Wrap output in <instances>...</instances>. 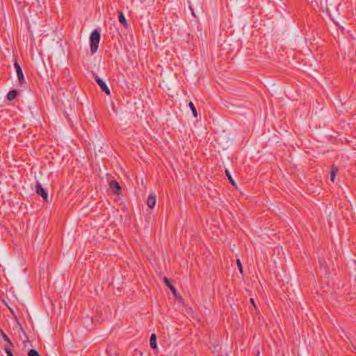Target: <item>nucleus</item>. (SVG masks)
I'll list each match as a JSON object with an SVG mask.
<instances>
[{"label":"nucleus","mask_w":356,"mask_h":356,"mask_svg":"<svg viewBox=\"0 0 356 356\" xmlns=\"http://www.w3.org/2000/svg\"><path fill=\"white\" fill-rule=\"evenodd\" d=\"M188 106H189V108H191L192 113H193V115L195 117V118H197V110L195 108V106L194 105V104L192 102H190L188 103Z\"/></svg>","instance_id":"ddd939ff"},{"label":"nucleus","mask_w":356,"mask_h":356,"mask_svg":"<svg viewBox=\"0 0 356 356\" xmlns=\"http://www.w3.org/2000/svg\"><path fill=\"white\" fill-rule=\"evenodd\" d=\"M28 356H40V355L37 350L31 349L28 352Z\"/></svg>","instance_id":"dca6fc26"},{"label":"nucleus","mask_w":356,"mask_h":356,"mask_svg":"<svg viewBox=\"0 0 356 356\" xmlns=\"http://www.w3.org/2000/svg\"><path fill=\"white\" fill-rule=\"evenodd\" d=\"M95 79L97 84L101 88L102 90L104 91L107 95H110L111 91L107 86L106 83L99 76H95Z\"/></svg>","instance_id":"20e7f679"},{"label":"nucleus","mask_w":356,"mask_h":356,"mask_svg":"<svg viewBox=\"0 0 356 356\" xmlns=\"http://www.w3.org/2000/svg\"><path fill=\"white\" fill-rule=\"evenodd\" d=\"M18 94V92L16 90H10L7 95V99L9 101H13L15 99Z\"/></svg>","instance_id":"9b49d317"},{"label":"nucleus","mask_w":356,"mask_h":356,"mask_svg":"<svg viewBox=\"0 0 356 356\" xmlns=\"http://www.w3.org/2000/svg\"><path fill=\"white\" fill-rule=\"evenodd\" d=\"M118 18H119V22L123 25V26L124 28H127L128 24H127V19L124 17V15L123 14L122 12L119 11Z\"/></svg>","instance_id":"9d476101"},{"label":"nucleus","mask_w":356,"mask_h":356,"mask_svg":"<svg viewBox=\"0 0 356 356\" xmlns=\"http://www.w3.org/2000/svg\"><path fill=\"white\" fill-rule=\"evenodd\" d=\"M218 346H219L218 345V346H214V349H215V350H213V352H214V351H216V350L217 351V350H218L217 349H218Z\"/></svg>","instance_id":"4be33fe9"},{"label":"nucleus","mask_w":356,"mask_h":356,"mask_svg":"<svg viewBox=\"0 0 356 356\" xmlns=\"http://www.w3.org/2000/svg\"><path fill=\"white\" fill-rule=\"evenodd\" d=\"M236 264H237V267H238V270H239L240 273H241V274H243V267H242V264H241V261H240V260H239V259H237V261H236Z\"/></svg>","instance_id":"a211bd4d"},{"label":"nucleus","mask_w":356,"mask_h":356,"mask_svg":"<svg viewBox=\"0 0 356 356\" xmlns=\"http://www.w3.org/2000/svg\"><path fill=\"white\" fill-rule=\"evenodd\" d=\"M156 195L150 193L147 200V204L150 209H153L156 204Z\"/></svg>","instance_id":"423d86ee"},{"label":"nucleus","mask_w":356,"mask_h":356,"mask_svg":"<svg viewBox=\"0 0 356 356\" xmlns=\"http://www.w3.org/2000/svg\"><path fill=\"white\" fill-rule=\"evenodd\" d=\"M0 332L1 333V337L3 339V340L6 341V342H8L9 343L10 346H13V343L11 342L9 337L3 332V331L0 330Z\"/></svg>","instance_id":"2eb2a0df"},{"label":"nucleus","mask_w":356,"mask_h":356,"mask_svg":"<svg viewBox=\"0 0 356 356\" xmlns=\"http://www.w3.org/2000/svg\"><path fill=\"white\" fill-rule=\"evenodd\" d=\"M14 66H15V68L17 72V75L19 81L21 83H24L25 82V80H24L22 69L17 60L15 61Z\"/></svg>","instance_id":"39448f33"},{"label":"nucleus","mask_w":356,"mask_h":356,"mask_svg":"<svg viewBox=\"0 0 356 356\" xmlns=\"http://www.w3.org/2000/svg\"><path fill=\"white\" fill-rule=\"evenodd\" d=\"M149 345L150 347L153 349L157 348L156 345V336L155 334H152L149 339Z\"/></svg>","instance_id":"1a4fd4ad"},{"label":"nucleus","mask_w":356,"mask_h":356,"mask_svg":"<svg viewBox=\"0 0 356 356\" xmlns=\"http://www.w3.org/2000/svg\"><path fill=\"white\" fill-rule=\"evenodd\" d=\"M257 356H259V352H258V353H257Z\"/></svg>","instance_id":"5701e85b"},{"label":"nucleus","mask_w":356,"mask_h":356,"mask_svg":"<svg viewBox=\"0 0 356 356\" xmlns=\"http://www.w3.org/2000/svg\"><path fill=\"white\" fill-rule=\"evenodd\" d=\"M35 192L38 195L42 196L46 202H49L48 193L42 188V185L38 181L36 183L35 185Z\"/></svg>","instance_id":"7ed1b4c3"},{"label":"nucleus","mask_w":356,"mask_h":356,"mask_svg":"<svg viewBox=\"0 0 356 356\" xmlns=\"http://www.w3.org/2000/svg\"><path fill=\"white\" fill-rule=\"evenodd\" d=\"M189 8H190V10H191V13H192V15H193L194 17H195V15L194 10H193V8L191 7V6H189Z\"/></svg>","instance_id":"412c9836"},{"label":"nucleus","mask_w":356,"mask_h":356,"mask_svg":"<svg viewBox=\"0 0 356 356\" xmlns=\"http://www.w3.org/2000/svg\"><path fill=\"white\" fill-rule=\"evenodd\" d=\"M338 172V168L336 166H332L330 171V180L334 182L336 177V174Z\"/></svg>","instance_id":"f8f14e48"},{"label":"nucleus","mask_w":356,"mask_h":356,"mask_svg":"<svg viewBox=\"0 0 356 356\" xmlns=\"http://www.w3.org/2000/svg\"><path fill=\"white\" fill-rule=\"evenodd\" d=\"M163 282L165 283V284L169 287V289H170V291H172V294L177 297V289H175V287L172 284L171 282L170 281V280H168L166 277H165L163 278Z\"/></svg>","instance_id":"6e6552de"},{"label":"nucleus","mask_w":356,"mask_h":356,"mask_svg":"<svg viewBox=\"0 0 356 356\" xmlns=\"http://www.w3.org/2000/svg\"><path fill=\"white\" fill-rule=\"evenodd\" d=\"M70 72L69 69L65 68L63 70V77L68 78L70 76ZM67 79L68 80V79Z\"/></svg>","instance_id":"f3484780"},{"label":"nucleus","mask_w":356,"mask_h":356,"mask_svg":"<svg viewBox=\"0 0 356 356\" xmlns=\"http://www.w3.org/2000/svg\"><path fill=\"white\" fill-rule=\"evenodd\" d=\"M333 0H329L330 4H328V0H325V10L328 15L330 17L332 14H334L335 10L338 11L340 3L336 2L332 5Z\"/></svg>","instance_id":"f03ea898"},{"label":"nucleus","mask_w":356,"mask_h":356,"mask_svg":"<svg viewBox=\"0 0 356 356\" xmlns=\"http://www.w3.org/2000/svg\"><path fill=\"white\" fill-rule=\"evenodd\" d=\"M5 351L7 353L8 356H14L10 348L6 346Z\"/></svg>","instance_id":"6ab92c4d"},{"label":"nucleus","mask_w":356,"mask_h":356,"mask_svg":"<svg viewBox=\"0 0 356 356\" xmlns=\"http://www.w3.org/2000/svg\"><path fill=\"white\" fill-rule=\"evenodd\" d=\"M225 175H226L227 177L228 178L229 182L233 186H235L236 185V184L235 181L234 180V179L232 178L231 173L229 172V171L227 169L225 170Z\"/></svg>","instance_id":"4468645a"},{"label":"nucleus","mask_w":356,"mask_h":356,"mask_svg":"<svg viewBox=\"0 0 356 356\" xmlns=\"http://www.w3.org/2000/svg\"><path fill=\"white\" fill-rule=\"evenodd\" d=\"M250 302L252 303V305L254 307L255 310L257 311L258 309H257V307L256 306L255 301H254V298H250Z\"/></svg>","instance_id":"aec40b11"},{"label":"nucleus","mask_w":356,"mask_h":356,"mask_svg":"<svg viewBox=\"0 0 356 356\" xmlns=\"http://www.w3.org/2000/svg\"><path fill=\"white\" fill-rule=\"evenodd\" d=\"M100 38L101 35L99 31L97 29L93 30L90 36L91 54H94L97 51Z\"/></svg>","instance_id":"f257e3e1"},{"label":"nucleus","mask_w":356,"mask_h":356,"mask_svg":"<svg viewBox=\"0 0 356 356\" xmlns=\"http://www.w3.org/2000/svg\"><path fill=\"white\" fill-rule=\"evenodd\" d=\"M110 188L114 193L118 194L119 191L121 190V187L118 181L115 180H112L110 182Z\"/></svg>","instance_id":"0eeeda50"}]
</instances>
